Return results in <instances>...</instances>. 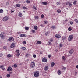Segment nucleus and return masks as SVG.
Listing matches in <instances>:
<instances>
[{"label": "nucleus", "mask_w": 78, "mask_h": 78, "mask_svg": "<svg viewBox=\"0 0 78 78\" xmlns=\"http://www.w3.org/2000/svg\"><path fill=\"white\" fill-rule=\"evenodd\" d=\"M34 75L35 78H37L39 76V73L37 71H35L34 73Z\"/></svg>", "instance_id": "f257e3e1"}, {"label": "nucleus", "mask_w": 78, "mask_h": 78, "mask_svg": "<svg viewBox=\"0 0 78 78\" xmlns=\"http://www.w3.org/2000/svg\"><path fill=\"white\" fill-rule=\"evenodd\" d=\"M0 36L2 39H3L5 37V35L4 32H2L1 33Z\"/></svg>", "instance_id": "f03ea898"}, {"label": "nucleus", "mask_w": 78, "mask_h": 78, "mask_svg": "<svg viewBox=\"0 0 78 78\" xmlns=\"http://www.w3.org/2000/svg\"><path fill=\"white\" fill-rule=\"evenodd\" d=\"M9 19V17L7 16H5L3 18V21H4V22H6V21L8 20Z\"/></svg>", "instance_id": "7ed1b4c3"}, {"label": "nucleus", "mask_w": 78, "mask_h": 78, "mask_svg": "<svg viewBox=\"0 0 78 78\" xmlns=\"http://www.w3.org/2000/svg\"><path fill=\"white\" fill-rule=\"evenodd\" d=\"M73 38V35H70L68 38V40L69 41H71Z\"/></svg>", "instance_id": "20e7f679"}, {"label": "nucleus", "mask_w": 78, "mask_h": 78, "mask_svg": "<svg viewBox=\"0 0 78 78\" xmlns=\"http://www.w3.org/2000/svg\"><path fill=\"white\" fill-rule=\"evenodd\" d=\"M30 66L31 67H32V68H34V67H35V63H34V62H31V63L30 64Z\"/></svg>", "instance_id": "39448f33"}, {"label": "nucleus", "mask_w": 78, "mask_h": 78, "mask_svg": "<svg viewBox=\"0 0 78 78\" xmlns=\"http://www.w3.org/2000/svg\"><path fill=\"white\" fill-rule=\"evenodd\" d=\"M8 40L9 42H12L14 41V38L12 37H11L9 38Z\"/></svg>", "instance_id": "423d86ee"}, {"label": "nucleus", "mask_w": 78, "mask_h": 78, "mask_svg": "<svg viewBox=\"0 0 78 78\" xmlns=\"http://www.w3.org/2000/svg\"><path fill=\"white\" fill-rule=\"evenodd\" d=\"M7 70L8 72H10V71H12V69L11 67H9L7 69Z\"/></svg>", "instance_id": "0eeeda50"}, {"label": "nucleus", "mask_w": 78, "mask_h": 78, "mask_svg": "<svg viewBox=\"0 0 78 78\" xmlns=\"http://www.w3.org/2000/svg\"><path fill=\"white\" fill-rule=\"evenodd\" d=\"M42 61L43 62H46L47 61V59L45 57H44Z\"/></svg>", "instance_id": "6e6552de"}, {"label": "nucleus", "mask_w": 78, "mask_h": 78, "mask_svg": "<svg viewBox=\"0 0 78 78\" xmlns=\"http://www.w3.org/2000/svg\"><path fill=\"white\" fill-rule=\"evenodd\" d=\"M48 69H49L48 66H46L44 68V70L45 71H47V70H48Z\"/></svg>", "instance_id": "1a4fd4ad"}, {"label": "nucleus", "mask_w": 78, "mask_h": 78, "mask_svg": "<svg viewBox=\"0 0 78 78\" xmlns=\"http://www.w3.org/2000/svg\"><path fill=\"white\" fill-rule=\"evenodd\" d=\"M55 37H56V38H58V39H59L60 38H61V36L60 35L57 34L55 35Z\"/></svg>", "instance_id": "9d476101"}, {"label": "nucleus", "mask_w": 78, "mask_h": 78, "mask_svg": "<svg viewBox=\"0 0 78 78\" xmlns=\"http://www.w3.org/2000/svg\"><path fill=\"white\" fill-rule=\"evenodd\" d=\"M15 47V44L14 43H12V44H11L10 47L11 48H14Z\"/></svg>", "instance_id": "9b49d317"}, {"label": "nucleus", "mask_w": 78, "mask_h": 78, "mask_svg": "<svg viewBox=\"0 0 78 78\" xmlns=\"http://www.w3.org/2000/svg\"><path fill=\"white\" fill-rule=\"evenodd\" d=\"M0 68L1 69H2L3 70H5V68H4V66H3V65H1L0 66Z\"/></svg>", "instance_id": "f8f14e48"}, {"label": "nucleus", "mask_w": 78, "mask_h": 78, "mask_svg": "<svg viewBox=\"0 0 78 78\" xmlns=\"http://www.w3.org/2000/svg\"><path fill=\"white\" fill-rule=\"evenodd\" d=\"M42 4L43 5H47L48 3H47V2H42Z\"/></svg>", "instance_id": "ddd939ff"}, {"label": "nucleus", "mask_w": 78, "mask_h": 78, "mask_svg": "<svg viewBox=\"0 0 78 78\" xmlns=\"http://www.w3.org/2000/svg\"><path fill=\"white\" fill-rule=\"evenodd\" d=\"M58 75H60V74H61V71L59 70H58Z\"/></svg>", "instance_id": "4468645a"}, {"label": "nucleus", "mask_w": 78, "mask_h": 78, "mask_svg": "<svg viewBox=\"0 0 78 78\" xmlns=\"http://www.w3.org/2000/svg\"><path fill=\"white\" fill-rule=\"evenodd\" d=\"M73 50L71 49L69 51V53H70L71 54H72V53H73Z\"/></svg>", "instance_id": "2eb2a0df"}, {"label": "nucleus", "mask_w": 78, "mask_h": 78, "mask_svg": "<svg viewBox=\"0 0 78 78\" xmlns=\"http://www.w3.org/2000/svg\"><path fill=\"white\" fill-rule=\"evenodd\" d=\"M21 37H25V35L24 34H21L20 36Z\"/></svg>", "instance_id": "dca6fc26"}, {"label": "nucleus", "mask_w": 78, "mask_h": 78, "mask_svg": "<svg viewBox=\"0 0 78 78\" xmlns=\"http://www.w3.org/2000/svg\"><path fill=\"white\" fill-rule=\"evenodd\" d=\"M50 34V32H47L45 33L46 36H48Z\"/></svg>", "instance_id": "f3484780"}, {"label": "nucleus", "mask_w": 78, "mask_h": 78, "mask_svg": "<svg viewBox=\"0 0 78 78\" xmlns=\"http://www.w3.org/2000/svg\"><path fill=\"white\" fill-rule=\"evenodd\" d=\"M18 16H19V17H22V14L20 12L19 13Z\"/></svg>", "instance_id": "a211bd4d"}, {"label": "nucleus", "mask_w": 78, "mask_h": 78, "mask_svg": "<svg viewBox=\"0 0 78 78\" xmlns=\"http://www.w3.org/2000/svg\"><path fill=\"white\" fill-rule=\"evenodd\" d=\"M7 56L8 58H11V57H12V55L9 54L7 55Z\"/></svg>", "instance_id": "6ab92c4d"}, {"label": "nucleus", "mask_w": 78, "mask_h": 78, "mask_svg": "<svg viewBox=\"0 0 78 78\" xmlns=\"http://www.w3.org/2000/svg\"><path fill=\"white\" fill-rule=\"evenodd\" d=\"M55 63L54 62H52L51 64V67H53L55 66Z\"/></svg>", "instance_id": "aec40b11"}, {"label": "nucleus", "mask_w": 78, "mask_h": 78, "mask_svg": "<svg viewBox=\"0 0 78 78\" xmlns=\"http://www.w3.org/2000/svg\"><path fill=\"white\" fill-rule=\"evenodd\" d=\"M34 28L35 30H37V26H34Z\"/></svg>", "instance_id": "412c9836"}, {"label": "nucleus", "mask_w": 78, "mask_h": 78, "mask_svg": "<svg viewBox=\"0 0 78 78\" xmlns=\"http://www.w3.org/2000/svg\"><path fill=\"white\" fill-rule=\"evenodd\" d=\"M37 43L38 44H41V41H37Z\"/></svg>", "instance_id": "4be33fe9"}, {"label": "nucleus", "mask_w": 78, "mask_h": 78, "mask_svg": "<svg viewBox=\"0 0 78 78\" xmlns=\"http://www.w3.org/2000/svg\"><path fill=\"white\" fill-rule=\"evenodd\" d=\"M57 12L58 13H61V10H58L57 11Z\"/></svg>", "instance_id": "5701e85b"}, {"label": "nucleus", "mask_w": 78, "mask_h": 78, "mask_svg": "<svg viewBox=\"0 0 78 78\" xmlns=\"http://www.w3.org/2000/svg\"><path fill=\"white\" fill-rule=\"evenodd\" d=\"M3 12V9L0 10V13H2Z\"/></svg>", "instance_id": "b1692460"}, {"label": "nucleus", "mask_w": 78, "mask_h": 78, "mask_svg": "<svg viewBox=\"0 0 78 78\" xmlns=\"http://www.w3.org/2000/svg\"><path fill=\"white\" fill-rule=\"evenodd\" d=\"M16 7H20V5L19 4H18L16 5Z\"/></svg>", "instance_id": "393cba45"}, {"label": "nucleus", "mask_w": 78, "mask_h": 78, "mask_svg": "<svg viewBox=\"0 0 78 78\" xmlns=\"http://www.w3.org/2000/svg\"><path fill=\"white\" fill-rule=\"evenodd\" d=\"M26 3H31V1H30L27 0L26 1Z\"/></svg>", "instance_id": "a878e982"}, {"label": "nucleus", "mask_w": 78, "mask_h": 78, "mask_svg": "<svg viewBox=\"0 0 78 78\" xmlns=\"http://www.w3.org/2000/svg\"><path fill=\"white\" fill-rule=\"evenodd\" d=\"M77 2V1H75L73 2V5H76V3Z\"/></svg>", "instance_id": "bb28decb"}, {"label": "nucleus", "mask_w": 78, "mask_h": 78, "mask_svg": "<svg viewBox=\"0 0 78 78\" xmlns=\"http://www.w3.org/2000/svg\"><path fill=\"white\" fill-rule=\"evenodd\" d=\"M48 23V22H47V21H44V24H47Z\"/></svg>", "instance_id": "cd10ccee"}, {"label": "nucleus", "mask_w": 78, "mask_h": 78, "mask_svg": "<svg viewBox=\"0 0 78 78\" xmlns=\"http://www.w3.org/2000/svg\"><path fill=\"white\" fill-rule=\"evenodd\" d=\"M3 54L2 53H0V57H2L3 56Z\"/></svg>", "instance_id": "c85d7f7f"}, {"label": "nucleus", "mask_w": 78, "mask_h": 78, "mask_svg": "<svg viewBox=\"0 0 78 78\" xmlns=\"http://www.w3.org/2000/svg\"><path fill=\"white\" fill-rule=\"evenodd\" d=\"M51 55L50 54V55H48V58H51Z\"/></svg>", "instance_id": "c756f323"}, {"label": "nucleus", "mask_w": 78, "mask_h": 78, "mask_svg": "<svg viewBox=\"0 0 78 78\" xmlns=\"http://www.w3.org/2000/svg\"><path fill=\"white\" fill-rule=\"evenodd\" d=\"M66 39V37H63L62 38V40H64Z\"/></svg>", "instance_id": "7c9ffc66"}, {"label": "nucleus", "mask_w": 78, "mask_h": 78, "mask_svg": "<svg viewBox=\"0 0 78 78\" xmlns=\"http://www.w3.org/2000/svg\"><path fill=\"white\" fill-rule=\"evenodd\" d=\"M25 29L26 30H28L29 28L28 27H26Z\"/></svg>", "instance_id": "2f4dec72"}, {"label": "nucleus", "mask_w": 78, "mask_h": 78, "mask_svg": "<svg viewBox=\"0 0 78 78\" xmlns=\"http://www.w3.org/2000/svg\"><path fill=\"white\" fill-rule=\"evenodd\" d=\"M74 21L76 23H78V20L76 19L74 20Z\"/></svg>", "instance_id": "473e14b6"}, {"label": "nucleus", "mask_w": 78, "mask_h": 78, "mask_svg": "<svg viewBox=\"0 0 78 78\" xmlns=\"http://www.w3.org/2000/svg\"><path fill=\"white\" fill-rule=\"evenodd\" d=\"M14 67L15 68H16L17 67V65L15 64L14 65Z\"/></svg>", "instance_id": "72a5a7b5"}, {"label": "nucleus", "mask_w": 78, "mask_h": 78, "mask_svg": "<svg viewBox=\"0 0 78 78\" xmlns=\"http://www.w3.org/2000/svg\"><path fill=\"white\" fill-rule=\"evenodd\" d=\"M7 77L8 78H9L10 77V74H8L7 75Z\"/></svg>", "instance_id": "f704fd0d"}, {"label": "nucleus", "mask_w": 78, "mask_h": 78, "mask_svg": "<svg viewBox=\"0 0 78 78\" xmlns=\"http://www.w3.org/2000/svg\"><path fill=\"white\" fill-rule=\"evenodd\" d=\"M51 44V42H48V45H50Z\"/></svg>", "instance_id": "c9c22d12"}, {"label": "nucleus", "mask_w": 78, "mask_h": 78, "mask_svg": "<svg viewBox=\"0 0 78 78\" xmlns=\"http://www.w3.org/2000/svg\"><path fill=\"white\" fill-rule=\"evenodd\" d=\"M69 31H72V28L70 27H69L68 29Z\"/></svg>", "instance_id": "e433bc0d"}, {"label": "nucleus", "mask_w": 78, "mask_h": 78, "mask_svg": "<svg viewBox=\"0 0 78 78\" xmlns=\"http://www.w3.org/2000/svg\"><path fill=\"white\" fill-rule=\"evenodd\" d=\"M22 49H23V50H26V48L25 47H22L21 48Z\"/></svg>", "instance_id": "4c0bfd02"}, {"label": "nucleus", "mask_w": 78, "mask_h": 78, "mask_svg": "<svg viewBox=\"0 0 78 78\" xmlns=\"http://www.w3.org/2000/svg\"><path fill=\"white\" fill-rule=\"evenodd\" d=\"M53 29H55V28H56V27H55V26H52L51 27Z\"/></svg>", "instance_id": "58836bf2"}, {"label": "nucleus", "mask_w": 78, "mask_h": 78, "mask_svg": "<svg viewBox=\"0 0 78 78\" xmlns=\"http://www.w3.org/2000/svg\"><path fill=\"white\" fill-rule=\"evenodd\" d=\"M3 49H5V50H7V48L6 47L4 46L3 47Z\"/></svg>", "instance_id": "ea45409f"}, {"label": "nucleus", "mask_w": 78, "mask_h": 78, "mask_svg": "<svg viewBox=\"0 0 78 78\" xmlns=\"http://www.w3.org/2000/svg\"><path fill=\"white\" fill-rule=\"evenodd\" d=\"M26 41H23V45H25V44H26Z\"/></svg>", "instance_id": "a19ab883"}, {"label": "nucleus", "mask_w": 78, "mask_h": 78, "mask_svg": "<svg viewBox=\"0 0 78 78\" xmlns=\"http://www.w3.org/2000/svg\"><path fill=\"white\" fill-rule=\"evenodd\" d=\"M69 6H70V7H71L72 6V3H70L69 4Z\"/></svg>", "instance_id": "79ce46f5"}, {"label": "nucleus", "mask_w": 78, "mask_h": 78, "mask_svg": "<svg viewBox=\"0 0 78 78\" xmlns=\"http://www.w3.org/2000/svg\"><path fill=\"white\" fill-rule=\"evenodd\" d=\"M41 18H44V15H42L41 16Z\"/></svg>", "instance_id": "37998d69"}, {"label": "nucleus", "mask_w": 78, "mask_h": 78, "mask_svg": "<svg viewBox=\"0 0 78 78\" xmlns=\"http://www.w3.org/2000/svg\"><path fill=\"white\" fill-rule=\"evenodd\" d=\"M33 9H35V10H36V7H35V6H34L33 7Z\"/></svg>", "instance_id": "c03bdc74"}, {"label": "nucleus", "mask_w": 78, "mask_h": 78, "mask_svg": "<svg viewBox=\"0 0 78 78\" xmlns=\"http://www.w3.org/2000/svg\"><path fill=\"white\" fill-rule=\"evenodd\" d=\"M33 57H34V58H36V55L35 54H34L33 55Z\"/></svg>", "instance_id": "a18cd8bd"}, {"label": "nucleus", "mask_w": 78, "mask_h": 78, "mask_svg": "<svg viewBox=\"0 0 78 78\" xmlns=\"http://www.w3.org/2000/svg\"><path fill=\"white\" fill-rule=\"evenodd\" d=\"M60 3L59 2L57 3V5H60Z\"/></svg>", "instance_id": "49530a36"}, {"label": "nucleus", "mask_w": 78, "mask_h": 78, "mask_svg": "<svg viewBox=\"0 0 78 78\" xmlns=\"http://www.w3.org/2000/svg\"><path fill=\"white\" fill-rule=\"evenodd\" d=\"M39 19V17H38L37 16H36L35 17V19H36V20H37V19Z\"/></svg>", "instance_id": "de8ad7c7"}, {"label": "nucleus", "mask_w": 78, "mask_h": 78, "mask_svg": "<svg viewBox=\"0 0 78 78\" xmlns=\"http://www.w3.org/2000/svg\"><path fill=\"white\" fill-rule=\"evenodd\" d=\"M62 70H66V68L65 67H63L62 68Z\"/></svg>", "instance_id": "09e8293b"}, {"label": "nucleus", "mask_w": 78, "mask_h": 78, "mask_svg": "<svg viewBox=\"0 0 78 78\" xmlns=\"http://www.w3.org/2000/svg\"><path fill=\"white\" fill-rule=\"evenodd\" d=\"M70 25H72V24H73V22L72 21H70Z\"/></svg>", "instance_id": "8fccbe9b"}, {"label": "nucleus", "mask_w": 78, "mask_h": 78, "mask_svg": "<svg viewBox=\"0 0 78 78\" xmlns=\"http://www.w3.org/2000/svg\"><path fill=\"white\" fill-rule=\"evenodd\" d=\"M23 9H27V7H23Z\"/></svg>", "instance_id": "3c124183"}, {"label": "nucleus", "mask_w": 78, "mask_h": 78, "mask_svg": "<svg viewBox=\"0 0 78 78\" xmlns=\"http://www.w3.org/2000/svg\"><path fill=\"white\" fill-rule=\"evenodd\" d=\"M62 59H63V60H66V58H65V57H64V56H63L62 57Z\"/></svg>", "instance_id": "603ef678"}, {"label": "nucleus", "mask_w": 78, "mask_h": 78, "mask_svg": "<svg viewBox=\"0 0 78 78\" xmlns=\"http://www.w3.org/2000/svg\"><path fill=\"white\" fill-rule=\"evenodd\" d=\"M16 52H17V53H19V52H20V51L19 50H16Z\"/></svg>", "instance_id": "864d4df0"}, {"label": "nucleus", "mask_w": 78, "mask_h": 78, "mask_svg": "<svg viewBox=\"0 0 78 78\" xmlns=\"http://www.w3.org/2000/svg\"><path fill=\"white\" fill-rule=\"evenodd\" d=\"M20 55V54L19 53H17V54L16 55V56H19Z\"/></svg>", "instance_id": "5fc2aeb1"}, {"label": "nucleus", "mask_w": 78, "mask_h": 78, "mask_svg": "<svg viewBox=\"0 0 78 78\" xmlns=\"http://www.w3.org/2000/svg\"><path fill=\"white\" fill-rule=\"evenodd\" d=\"M59 46L60 47H62V44H60L59 45Z\"/></svg>", "instance_id": "6e6d98bb"}, {"label": "nucleus", "mask_w": 78, "mask_h": 78, "mask_svg": "<svg viewBox=\"0 0 78 78\" xmlns=\"http://www.w3.org/2000/svg\"><path fill=\"white\" fill-rule=\"evenodd\" d=\"M32 33H34V32H35V30H33L32 31Z\"/></svg>", "instance_id": "4d7b16f0"}, {"label": "nucleus", "mask_w": 78, "mask_h": 78, "mask_svg": "<svg viewBox=\"0 0 78 78\" xmlns=\"http://www.w3.org/2000/svg\"><path fill=\"white\" fill-rule=\"evenodd\" d=\"M26 56L28 57V54H27L26 55Z\"/></svg>", "instance_id": "13d9d810"}, {"label": "nucleus", "mask_w": 78, "mask_h": 78, "mask_svg": "<svg viewBox=\"0 0 78 78\" xmlns=\"http://www.w3.org/2000/svg\"><path fill=\"white\" fill-rule=\"evenodd\" d=\"M50 42H53V40L52 39H50Z\"/></svg>", "instance_id": "bf43d9fd"}, {"label": "nucleus", "mask_w": 78, "mask_h": 78, "mask_svg": "<svg viewBox=\"0 0 78 78\" xmlns=\"http://www.w3.org/2000/svg\"><path fill=\"white\" fill-rule=\"evenodd\" d=\"M6 5H9V3H8V2H6Z\"/></svg>", "instance_id": "052dcab7"}, {"label": "nucleus", "mask_w": 78, "mask_h": 78, "mask_svg": "<svg viewBox=\"0 0 78 78\" xmlns=\"http://www.w3.org/2000/svg\"><path fill=\"white\" fill-rule=\"evenodd\" d=\"M69 3V2H67L66 3V5H68Z\"/></svg>", "instance_id": "680f3d73"}, {"label": "nucleus", "mask_w": 78, "mask_h": 78, "mask_svg": "<svg viewBox=\"0 0 78 78\" xmlns=\"http://www.w3.org/2000/svg\"><path fill=\"white\" fill-rule=\"evenodd\" d=\"M41 27H44V25H43V24H41Z\"/></svg>", "instance_id": "e2e57ef3"}, {"label": "nucleus", "mask_w": 78, "mask_h": 78, "mask_svg": "<svg viewBox=\"0 0 78 78\" xmlns=\"http://www.w3.org/2000/svg\"><path fill=\"white\" fill-rule=\"evenodd\" d=\"M76 74H77V72H76L75 73V75H76Z\"/></svg>", "instance_id": "0e129e2a"}, {"label": "nucleus", "mask_w": 78, "mask_h": 78, "mask_svg": "<svg viewBox=\"0 0 78 78\" xmlns=\"http://www.w3.org/2000/svg\"><path fill=\"white\" fill-rule=\"evenodd\" d=\"M42 51H41L40 52V54H42Z\"/></svg>", "instance_id": "69168bd1"}, {"label": "nucleus", "mask_w": 78, "mask_h": 78, "mask_svg": "<svg viewBox=\"0 0 78 78\" xmlns=\"http://www.w3.org/2000/svg\"><path fill=\"white\" fill-rule=\"evenodd\" d=\"M76 68H77V69H78V65H77L76 66Z\"/></svg>", "instance_id": "338daca9"}, {"label": "nucleus", "mask_w": 78, "mask_h": 78, "mask_svg": "<svg viewBox=\"0 0 78 78\" xmlns=\"http://www.w3.org/2000/svg\"><path fill=\"white\" fill-rule=\"evenodd\" d=\"M13 12H14V11H13L12 10H11V13H12Z\"/></svg>", "instance_id": "774afa93"}]
</instances>
